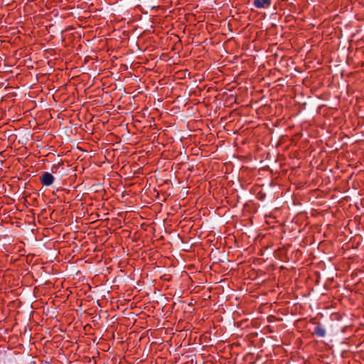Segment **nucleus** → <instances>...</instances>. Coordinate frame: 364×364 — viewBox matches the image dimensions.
Returning a JSON list of instances; mask_svg holds the SVG:
<instances>
[{
	"label": "nucleus",
	"mask_w": 364,
	"mask_h": 364,
	"mask_svg": "<svg viewBox=\"0 0 364 364\" xmlns=\"http://www.w3.org/2000/svg\"><path fill=\"white\" fill-rule=\"evenodd\" d=\"M40 179L43 185L49 186L53 184L55 178L51 173L48 172H44L41 176Z\"/></svg>",
	"instance_id": "f257e3e1"
},
{
	"label": "nucleus",
	"mask_w": 364,
	"mask_h": 364,
	"mask_svg": "<svg viewBox=\"0 0 364 364\" xmlns=\"http://www.w3.org/2000/svg\"><path fill=\"white\" fill-rule=\"evenodd\" d=\"M253 5L257 9L269 8L271 6V0H255Z\"/></svg>",
	"instance_id": "f03ea898"
},
{
	"label": "nucleus",
	"mask_w": 364,
	"mask_h": 364,
	"mask_svg": "<svg viewBox=\"0 0 364 364\" xmlns=\"http://www.w3.org/2000/svg\"><path fill=\"white\" fill-rule=\"evenodd\" d=\"M314 333L318 337L323 338L326 336V330L321 326V324H318L314 328Z\"/></svg>",
	"instance_id": "7ed1b4c3"
}]
</instances>
